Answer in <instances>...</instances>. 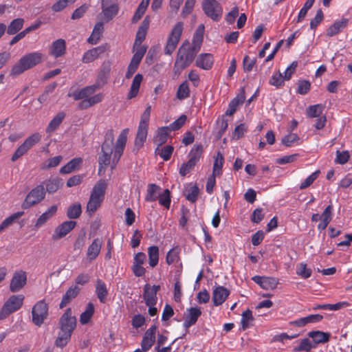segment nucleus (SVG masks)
I'll return each instance as SVG.
<instances>
[{"label": "nucleus", "instance_id": "f257e3e1", "mask_svg": "<svg viewBox=\"0 0 352 352\" xmlns=\"http://www.w3.org/2000/svg\"><path fill=\"white\" fill-rule=\"evenodd\" d=\"M199 51L197 47L190 45L188 41L184 42L177 52L173 68L174 74L177 76L180 75L182 72L192 63Z\"/></svg>", "mask_w": 352, "mask_h": 352}, {"label": "nucleus", "instance_id": "f03ea898", "mask_svg": "<svg viewBox=\"0 0 352 352\" xmlns=\"http://www.w3.org/2000/svg\"><path fill=\"white\" fill-rule=\"evenodd\" d=\"M43 54L38 52H34L23 56L12 67L10 75L17 76L25 71L28 70L38 65L43 61Z\"/></svg>", "mask_w": 352, "mask_h": 352}, {"label": "nucleus", "instance_id": "7ed1b4c3", "mask_svg": "<svg viewBox=\"0 0 352 352\" xmlns=\"http://www.w3.org/2000/svg\"><path fill=\"white\" fill-rule=\"evenodd\" d=\"M107 184L105 180H99L94 186L87 205V212L91 217L100 207L104 198Z\"/></svg>", "mask_w": 352, "mask_h": 352}, {"label": "nucleus", "instance_id": "20e7f679", "mask_svg": "<svg viewBox=\"0 0 352 352\" xmlns=\"http://www.w3.org/2000/svg\"><path fill=\"white\" fill-rule=\"evenodd\" d=\"M24 296L13 295L4 303L0 311V320L6 318L10 314L19 310L23 305Z\"/></svg>", "mask_w": 352, "mask_h": 352}, {"label": "nucleus", "instance_id": "39448f33", "mask_svg": "<svg viewBox=\"0 0 352 352\" xmlns=\"http://www.w3.org/2000/svg\"><path fill=\"white\" fill-rule=\"evenodd\" d=\"M183 23L178 22L173 28L164 47V54L170 55L176 49L183 32Z\"/></svg>", "mask_w": 352, "mask_h": 352}, {"label": "nucleus", "instance_id": "423d86ee", "mask_svg": "<svg viewBox=\"0 0 352 352\" xmlns=\"http://www.w3.org/2000/svg\"><path fill=\"white\" fill-rule=\"evenodd\" d=\"M45 191L43 184L38 185L33 188L26 196L22 208L28 209L37 204L45 198Z\"/></svg>", "mask_w": 352, "mask_h": 352}, {"label": "nucleus", "instance_id": "0eeeda50", "mask_svg": "<svg viewBox=\"0 0 352 352\" xmlns=\"http://www.w3.org/2000/svg\"><path fill=\"white\" fill-rule=\"evenodd\" d=\"M202 8L206 15L213 21H218L221 18L223 9L217 0H204Z\"/></svg>", "mask_w": 352, "mask_h": 352}, {"label": "nucleus", "instance_id": "6e6552de", "mask_svg": "<svg viewBox=\"0 0 352 352\" xmlns=\"http://www.w3.org/2000/svg\"><path fill=\"white\" fill-rule=\"evenodd\" d=\"M32 315L33 323L40 327L47 317V304L43 300L37 302L32 307Z\"/></svg>", "mask_w": 352, "mask_h": 352}, {"label": "nucleus", "instance_id": "1a4fd4ad", "mask_svg": "<svg viewBox=\"0 0 352 352\" xmlns=\"http://www.w3.org/2000/svg\"><path fill=\"white\" fill-rule=\"evenodd\" d=\"M41 136L39 133H34L28 137L24 142L15 151L12 156V161L15 162L25 155L33 146L41 140Z\"/></svg>", "mask_w": 352, "mask_h": 352}, {"label": "nucleus", "instance_id": "9d476101", "mask_svg": "<svg viewBox=\"0 0 352 352\" xmlns=\"http://www.w3.org/2000/svg\"><path fill=\"white\" fill-rule=\"evenodd\" d=\"M146 52V47L144 46H142L136 50L128 66L127 71L125 75L126 78H131L132 76L135 74Z\"/></svg>", "mask_w": 352, "mask_h": 352}, {"label": "nucleus", "instance_id": "9b49d317", "mask_svg": "<svg viewBox=\"0 0 352 352\" xmlns=\"http://www.w3.org/2000/svg\"><path fill=\"white\" fill-rule=\"evenodd\" d=\"M160 289V285L151 286L146 284L144 287L143 298L146 306H154L157 303V293Z\"/></svg>", "mask_w": 352, "mask_h": 352}, {"label": "nucleus", "instance_id": "f8f14e48", "mask_svg": "<svg viewBox=\"0 0 352 352\" xmlns=\"http://www.w3.org/2000/svg\"><path fill=\"white\" fill-rule=\"evenodd\" d=\"M60 328L61 330L73 331L76 326V318L72 316L71 308H67L60 319Z\"/></svg>", "mask_w": 352, "mask_h": 352}, {"label": "nucleus", "instance_id": "ddd939ff", "mask_svg": "<svg viewBox=\"0 0 352 352\" xmlns=\"http://www.w3.org/2000/svg\"><path fill=\"white\" fill-rule=\"evenodd\" d=\"M27 276L23 271H19L14 273L10 280V290L12 292H18L26 285Z\"/></svg>", "mask_w": 352, "mask_h": 352}, {"label": "nucleus", "instance_id": "4468645a", "mask_svg": "<svg viewBox=\"0 0 352 352\" xmlns=\"http://www.w3.org/2000/svg\"><path fill=\"white\" fill-rule=\"evenodd\" d=\"M102 9L107 21H109L118 14L119 6L115 0H102Z\"/></svg>", "mask_w": 352, "mask_h": 352}, {"label": "nucleus", "instance_id": "2eb2a0df", "mask_svg": "<svg viewBox=\"0 0 352 352\" xmlns=\"http://www.w3.org/2000/svg\"><path fill=\"white\" fill-rule=\"evenodd\" d=\"M201 315V311L200 309L197 307L187 309L184 318V321L183 325L184 328L188 330L190 327L194 325Z\"/></svg>", "mask_w": 352, "mask_h": 352}, {"label": "nucleus", "instance_id": "dca6fc26", "mask_svg": "<svg viewBox=\"0 0 352 352\" xmlns=\"http://www.w3.org/2000/svg\"><path fill=\"white\" fill-rule=\"evenodd\" d=\"M76 222L74 221H66L58 226L54 230L52 238L54 240L60 239L66 236L76 226Z\"/></svg>", "mask_w": 352, "mask_h": 352}, {"label": "nucleus", "instance_id": "f3484780", "mask_svg": "<svg viewBox=\"0 0 352 352\" xmlns=\"http://www.w3.org/2000/svg\"><path fill=\"white\" fill-rule=\"evenodd\" d=\"M156 330L157 327L155 325H153L144 333L141 342V346L144 351H148L153 345L155 341Z\"/></svg>", "mask_w": 352, "mask_h": 352}, {"label": "nucleus", "instance_id": "a211bd4d", "mask_svg": "<svg viewBox=\"0 0 352 352\" xmlns=\"http://www.w3.org/2000/svg\"><path fill=\"white\" fill-rule=\"evenodd\" d=\"M150 24V19L148 16H146L143 21L142 22L140 26L138 28V30L136 33L135 36V40L134 42L133 47H139V48L141 46L142 43L144 41V40L146 38L147 30L149 28Z\"/></svg>", "mask_w": 352, "mask_h": 352}, {"label": "nucleus", "instance_id": "6ab92c4d", "mask_svg": "<svg viewBox=\"0 0 352 352\" xmlns=\"http://www.w3.org/2000/svg\"><path fill=\"white\" fill-rule=\"evenodd\" d=\"M252 280L263 289L267 290L275 289L278 283L277 278L269 276H255Z\"/></svg>", "mask_w": 352, "mask_h": 352}, {"label": "nucleus", "instance_id": "aec40b11", "mask_svg": "<svg viewBox=\"0 0 352 352\" xmlns=\"http://www.w3.org/2000/svg\"><path fill=\"white\" fill-rule=\"evenodd\" d=\"M230 294V291L223 286L217 287L212 292V301L215 306L223 304Z\"/></svg>", "mask_w": 352, "mask_h": 352}, {"label": "nucleus", "instance_id": "412c9836", "mask_svg": "<svg viewBox=\"0 0 352 352\" xmlns=\"http://www.w3.org/2000/svg\"><path fill=\"white\" fill-rule=\"evenodd\" d=\"M97 91L94 86H87L80 90H76L72 93H69L68 96L72 97L74 100H79L82 99L89 98V96L93 94Z\"/></svg>", "mask_w": 352, "mask_h": 352}, {"label": "nucleus", "instance_id": "4be33fe9", "mask_svg": "<svg viewBox=\"0 0 352 352\" xmlns=\"http://www.w3.org/2000/svg\"><path fill=\"white\" fill-rule=\"evenodd\" d=\"M106 51V45H100L87 51L82 58V61L85 63L93 62L98 56Z\"/></svg>", "mask_w": 352, "mask_h": 352}, {"label": "nucleus", "instance_id": "5701e85b", "mask_svg": "<svg viewBox=\"0 0 352 352\" xmlns=\"http://www.w3.org/2000/svg\"><path fill=\"white\" fill-rule=\"evenodd\" d=\"M214 63L213 56L211 54L205 53L201 54L195 61L197 67L205 70L210 69Z\"/></svg>", "mask_w": 352, "mask_h": 352}, {"label": "nucleus", "instance_id": "b1692460", "mask_svg": "<svg viewBox=\"0 0 352 352\" xmlns=\"http://www.w3.org/2000/svg\"><path fill=\"white\" fill-rule=\"evenodd\" d=\"M66 51V43L65 40L60 38L54 41L52 44L50 54L54 58L63 56Z\"/></svg>", "mask_w": 352, "mask_h": 352}, {"label": "nucleus", "instance_id": "393cba45", "mask_svg": "<svg viewBox=\"0 0 352 352\" xmlns=\"http://www.w3.org/2000/svg\"><path fill=\"white\" fill-rule=\"evenodd\" d=\"M323 316L320 314H311L306 317L300 318L296 320L292 321L291 324L302 327L307 324L308 323H316L321 321Z\"/></svg>", "mask_w": 352, "mask_h": 352}, {"label": "nucleus", "instance_id": "a878e982", "mask_svg": "<svg viewBox=\"0 0 352 352\" xmlns=\"http://www.w3.org/2000/svg\"><path fill=\"white\" fill-rule=\"evenodd\" d=\"M80 291V287L78 286H72L69 287L65 295L63 296L62 300L59 305L60 309L64 308L67 304H69L72 299L76 298Z\"/></svg>", "mask_w": 352, "mask_h": 352}, {"label": "nucleus", "instance_id": "bb28decb", "mask_svg": "<svg viewBox=\"0 0 352 352\" xmlns=\"http://www.w3.org/2000/svg\"><path fill=\"white\" fill-rule=\"evenodd\" d=\"M349 20L347 19H342L340 21H335L327 30V36H333L340 32L344 28L346 27Z\"/></svg>", "mask_w": 352, "mask_h": 352}, {"label": "nucleus", "instance_id": "cd10ccee", "mask_svg": "<svg viewBox=\"0 0 352 352\" xmlns=\"http://www.w3.org/2000/svg\"><path fill=\"white\" fill-rule=\"evenodd\" d=\"M147 134L148 129L138 127L134 142V152H138V151L144 146V144L146 140Z\"/></svg>", "mask_w": 352, "mask_h": 352}, {"label": "nucleus", "instance_id": "c85d7f7f", "mask_svg": "<svg viewBox=\"0 0 352 352\" xmlns=\"http://www.w3.org/2000/svg\"><path fill=\"white\" fill-rule=\"evenodd\" d=\"M102 241L99 239H95L91 244L88 247L87 256L89 261L95 259L100 254L102 248Z\"/></svg>", "mask_w": 352, "mask_h": 352}, {"label": "nucleus", "instance_id": "c756f323", "mask_svg": "<svg viewBox=\"0 0 352 352\" xmlns=\"http://www.w3.org/2000/svg\"><path fill=\"white\" fill-rule=\"evenodd\" d=\"M110 67L109 65L107 67L103 66L97 76L96 82L93 85L97 90L102 88L107 82Z\"/></svg>", "mask_w": 352, "mask_h": 352}, {"label": "nucleus", "instance_id": "7c9ffc66", "mask_svg": "<svg viewBox=\"0 0 352 352\" xmlns=\"http://www.w3.org/2000/svg\"><path fill=\"white\" fill-rule=\"evenodd\" d=\"M142 80L143 76L142 74H138L135 76L127 95L128 99H132L138 95Z\"/></svg>", "mask_w": 352, "mask_h": 352}, {"label": "nucleus", "instance_id": "2f4dec72", "mask_svg": "<svg viewBox=\"0 0 352 352\" xmlns=\"http://www.w3.org/2000/svg\"><path fill=\"white\" fill-rule=\"evenodd\" d=\"M308 336L311 338L316 344L329 342L331 334L320 331H312L308 333Z\"/></svg>", "mask_w": 352, "mask_h": 352}, {"label": "nucleus", "instance_id": "473e14b6", "mask_svg": "<svg viewBox=\"0 0 352 352\" xmlns=\"http://www.w3.org/2000/svg\"><path fill=\"white\" fill-rule=\"evenodd\" d=\"M65 117V113L63 111H60L56 114V116L50 121L48 126L46 128L47 133H52L58 129L60 124L63 121Z\"/></svg>", "mask_w": 352, "mask_h": 352}, {"label": "nucleus", "instance_id": "72a5a7b5", "mask_svg": "<svg viewBox=\"0 0 352 352\" xmlns=\"http://www.w3.org/2000/svg\"><path fill=\"white\" fill-rule=\"evenodd\" d=\"M160 190V187L155 184H148L145 200L148 202L156 201L159 197Z\"/></svg>", "mask_w": 352, "mask_h": 352}, {"label": "nucleus", "instance_id": "f704fd0d", "mask_svg": "<svg viewBox=\"0 0 352 352\" xmlns=\"http://www.w3.org/2000/svg\"><path fill=\"white\" fill-rule=\"evenodd\" d=\"M82 162V160L80 157L74 158L70 160L66 165L60 169L61 174H68L77 170Z\"/></svg>", "mask_w": 352, "mask_h": 352}, {"label": "nucleus", "instance_id": "c9c22d12", "mask_svg": "<svg viewBox=\"0 0 352 352\" xmlns=\"http://www.w3.org/2000/svg\"><path fill=\"white\" fill-rule=\"evenodd\" d=\"M104 30L103 23H97L92 31L91 36L88 38L87 42L92 45H96L100 38V36Z\"/></svg>", "mask_w": 352, "mask_h": 352}, {"label": "nucleus", "instance_id": "e433bc0d", "mask_svg": "<svg viewBox=\"0 0 352 352\" xmlns=\"http://www.w3.org/2000/svg\"><path fill=\"white\" fill-rule=\"evenodd\" d=\"M46 187V191L50 193L56 192L58 188L62 186V179L58 177L49 179L43 182Z\"/></svg>", "mask_w": 352, "mask_h": 352}, {"label": "nucleus", "instance_id": "4c0bfd02", "mask_svg": "<svg viewBox=\"0 0 352 352\" xmlns=\"http://www.w3.org/2000/svg\"><path fill=\"white\" fill-rule=\"evenodd\" d=\"M57 212V206H52L46 212L43 213L37 219L35 226L39 228L43 226L46 221L53 217Z\"/></svg>", "mask_w": 352, "mask_h": 352}, {"label": "nucleus", "instance_id": "58836bf2", "mask_svg": "<svg viewBox=\"0 0 352 352\" xmlns=\"http://www.w3.org/2000/svg\"><path fill=\"white\" fill-rule=\"evenodd\" d=\"M96 293L100 302L104 303L108 291L107 289L105 283L100 279H98L96 281Z\"/></svg>", "mask_w": 352, "mask_h": 352}, {"label": "nucleus", "instance_id": "ea45409f", "mask_svg": "<svg viewBox=\"0 0 352 352\" xmlns=\"http://www.w3.org/2000/svg\"><path fill=\"white\" fill-rule=\"evenodd\" d=\"M73 331L68 330H61L58 333V336L55 342L56 346L63 348L65 346L71 338Z\"/></svg>", "mask_w": 352, "mask_h": 352}, {"label": "nucleus", "instance_id": "a19ab883", "mask_svg": "<svg viewBox=\"0 0 352 352\" xmlns=\"http://www.w3.org/2000/svg\"><path fill=\"white\" fill-rule=\"evenodd\" d=\"M24 19L22 18H17L11 21L8 28L6 29L7 34L13 35L21 30L23 26Z\"/></svg>", "mask_w": 352, "mask_h": 352}, {"label": "nucleus", "instance_id": "79ce46f5", "mask_svg": "<svg viewBox=\"0 0 352 352\" xmlns=\"http://www.w3.org/2000/svg\"><path fill=\"white\" fill-rule=\"evenodd\" d=\"M204 29L203 24L199 25L193 36L192 46L197 47L198 50H200L203 42Z\"/></svg>", "mask_w": 352, "mask_h": 352}, {"label": "nucleus", "instance_id": "37998d69", "mask_svg": "<svg viewBox=\"0 0 352 352\" xmlns=\"http://www.w3.org/2000/svg\"><path fill=\"white\" fill-rule=\"evenodd\" d=\"M148 255L149 265L155 267L159 261V248L157 246L153 245L148 248Z\"/></svg>", "mask_w": 352, "mask_h": 352}, {"label": "nucleus", "instance_id": "c03bdc74", "mask_svg": "<svg viewBox=\"0 0 352 352\" xmlns=\"http://www.w3.org/2000/svg\"><path fill=\"white\" fill-rule=\"evenodd\" d=\"M111 154L112 151L107 152L106 150H102V154L98 157L99 173L102 169L104 170L109 165Z\"/></svg>", "mask_w": 352, "mask_h": 352}, {"label": "nucleus", "instance_id": "a18cd8bd", "mask_svg": "<svg viewBox=\"0 0 352 352\" xmlns=\"http://www.w3.org/2000/svg\"><path fill=\"white\" fill-rule=\"evenodd\" d=\"M170 131L167 126L158 129L156 137L155 138V142L158 144V146H161L166 142Z\"/></svg>", "mask_w": 352, "mask_h": 352}, {"label": "nucleus", "instance_id": "49530a36", "mask_svg": "<svg viewBox=\"0 0 352 352\" xmlns=\"http://www.w3.org/2000/svg\"><path fill=\"white\" fill-rule=\"evenodd\" d=\"M114 134L112 129L108 130L104 136V141L102 144V150H106L107 152L113 151Z\"/></svg>", "mask_w": 352, "mask_h": 352}, {"label": "nucleus", "instance_id": "de8ad7c7", "mask_svg": "<svg viewBox=\"0 0 352 352\" xmlns=\"http://www.w3.org/2000/svg\"><path fill=\"white\" fill-rule=\"evenodd\" d=\"M241 316V329L245 331L249 328V327L251 325V322L254 320L252 312L250 309H248L243 312Z\"/></svg>", "mask_w": 352, "mask_h": 352}, {"label": "nucleus", "instance_id": "09e8293b", "mask_svg": "<svg viewBox=\"0 0 352 352\" xmlns=\"http://www.w3.org/2000/svg\"><path fill=\"white\" fill-rule=\"evenodd\" d=\"M324 107L322 104H318L311 105L307 109V116L309 118H318L321 116Z\"/></svg>", "mask_w": 352, "mask_h": 352}, {"label": "nucleus", "instance_id": "8fccbe9b", "mask_svg": "<svg viewBox=\"0 0 352 352\" xmlns=\"http://www.w3.org/2000/svg\"><path fill=\"white\" fill-rule=\"evenodd\" d=\"M174 151V148L171 145H166L163 147L162 149H160L157 147L155 149V153L159 155L164 161H168L170 160L173 153Z\"/></svg>", "mask_w": 352, "mask_h": 352}, {"label": "nucleus", "instance_id": "3c124183", "mask_svg": "<svg viewBox=\"0 0 352 352\" xmlns=\"http://www.w3.org/2000/svg\"><path fill=\"white\" fill-rule=\"evenodd\" d=\"M24 214L23 212H17L8 218H6L1 224H0V233L2 232L5 229L9 227L12 223L20 218Z\"/></svg>", "mask_w": 352, "mask_h": 352}, {"label": "nucleus", "instance_id": "603ef678", "mask_svg": "<svg viewBox=\"0 0 352 352\" xmlns=\"http://www.w3.org/2000/svg\"><path fill=\"white\" fill-rule=\"evenodd\" d=\"M94 312V307L91 302H89L87 305L86 310L83 311L80 317V322L81 324H87L91 318L92 317Z\"/></svg>", "mask_w": 352, "mask_h": 352}, {"label": "nucleus", "instance_id": "864d4df0", "mask_svg": "<svg viewBox=\"0 0 352 352\" xmlns=\"http://www.w3.org/2000/svg\"><path fill=\"white\" fill-rule=\"evenodd\" d=\"M82 213L81 205L79 203H76L71 205L67 211V216L69 219H77Z\"/></svg>", "mask_w": 352, "mask_h": 352}, {"label": "nucleus", "instance_id": "5fc2aeb1", "mask_svg": "<svg viewBox=\"0 0 352 352\" xmlns=\"http://www.w3.org/2000/svg\"><path fill=\"white\" fill-rule=\"evenodd\" d=\"M224 158L220 152H218L215 157L214 164H213V172L212 175H219L221 173V168L223 166Z\"/></svg>", "mask_w": 352, "mask_h": 352}, {"label": "nucleus", "instance_id": "6e6d98bb", "mask_svg": "<svg viewBox=\"0 0 352 352\" xmlns=\"http://www.w3.org/2000/svg\"><path fill=\"white\" fill-rule=\"evenodd\" d=\"M190 95V89L188 82L185 80L178 87L177 98L179 100L187 98Z\"/></svg>", "mask_w": 352, "mask_h": 352}, {"label": "nucleus", "instance_id": "4d7b16f0", "mask_svg": "<svg viewBox=\"0 0 352 352\" xmlns=\"http://www.w3.org/2000/svg\"><path fill=\"white\" fill-rule=\"evenodd\" d=\"M203 147L201 145H195L188 154L189 159L197 164L201 157Z\"/></svg>", "mask_w": 352, "mask_h": 352}, {"label": "nucleus", "instance_id": "13d9d810", "mask_svg": "<svg viewBox=\"0 0 352 352\" xmlns=\"http://www.w3.org/2000/svg\"><path fill=\"white\" fill-rule=\"evenodd\" d=\"M199 195V188L197 185H193L190 186L185 193V197L187 200L190 201L192 203H195Z\"/></svg>", "mask_w": 352, "mask_h": 352}, {"label": "nucleus", "instance_id": "bf43d9fd", "mask_svg": "<svg viewBox=\"0 0 352 352\" xmlns=\"http://www.w3.org/2000/svg\"><path fill=\"white\" fill-rule=\"evenodd\" d=\"M157 199H159V203L161 206L169 209L171 201L170 190L168 189L164 190L162 194H160Z\"/></svg>", "mask_w": 352, "mask_h": 352}, {"label": "nucleus", "instance_id": "052dcab7", "mask_svg": "<svg viewBox=\"0 0 352 352\" xmlns=\"http://www.w3.org/2000/svg\"><path fill=\"white\" fill-rule=\"evenodd\" d=\"M76 0H58L52 6V10L58 12L63 10L69 4L74 3Z\"/></svg>", "mask_w": 352, "mask_h": 352}, {"label": "nucleus", "instance_id": "680f3d73", "mask_svg": "<svg viewBox=\"0 0 352 352\" xmlns=\"http://www.w3.org/2000/svg\"><path fill=\"white\" fill-rule=\"evenodd\" d=\"M151 107L148 106L141 116V120L138 127L143 129H148V122L150 119Z\"/></svg>", "mask_w": 352, "mask_h": 352}, {"label": "nucleus", "instance_id": "e2e57ef3", "mask_svg": "<svg viewBox=\"0 0 352 352\" xmlns=\"http://www.w3.org/2000/svg\"><path fill=\"white\" fill-rule=\"evenodd\" d=\"M228 120L223 116L221 118L217 121V138L220 139L228 129Z\"/></svg>", "mask_w": 352, "mask_h": 352}, {"label": "nucleus", "instance_id": "0e129e2a", "mask_svg": "<svg viewBox=\"0 0 352 352\" xmlns=\"http://www.w3.org/2000/svg\"><path fill=\"white\" fill-rule=\"evenodd\" d=\"M284 76H283L282 74L278 72L277 74L272 75L270 79L269 83L271 85L275 86L276 88H279L284 85Z\"/></svg>", "mask_w": 352, "mask_h": 352}, {"label": "nucleus", "instance_id": "69168bd1", "mask_svg": "<svg viewBox=\"0 0 352 352\" xmlns=\"http://www.w3.org/2000/svg\"><path fill=\"white\" fill-rule=\"evenodd\" d=\"M296 274L303 278H308L311 275V270L307 267V265L300 263L296 269Z\"/></svg>", "mask_w": 352, "mask_h": 352}, {"label": "nucleus", "instance_id": "338daca9", "mask_svg": "<svg viewBox=\"0 0 352 352\" xmlns=\"http://www.w3.org/2000/svg\"><path fill=\"white\" fill-rule=\"evenodd\" d=\"M311 88L309 81L307 80H300L298 82L297 93L300 95H305L309 92Z\"/></svg>", "mask_w": 352, "mask_h": 352}, {"label": "nucleus", "instance_id": "774afa93", "mask_svg": "<svg viewBox=\"0 0 352 352\" xmlns=\"http://www.w3.org/2000/svg\"><path fill=\"white\" fill-rule=\"evenodd\" d=\"M196 163L190 159L187 162L183 163L179 168V174L181 176L184 177L189 173L195 167Z\"/></svg>", "mask_w": 352, "mask_h": 352}]
</instances>
